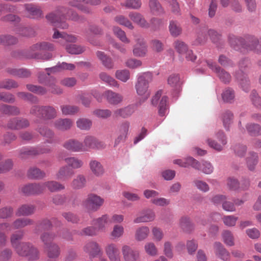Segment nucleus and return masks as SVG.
<instances>
[{"label": "nucleus", "instance_id": "obj_1", "mask_svg": "<svg viewBox=\"0 0 261 261\" xmlns=\"http://www.w3.org/2000/svg\"><path fill=\"white\" fill-rule=\"evenodd\" d=\"M46 19L55 27L53 38L57 40V42L62 45H65L67 42L75 43L77 41V37L73 35L68 34L63 32H60L57 29H67L69 25L66 20H71L75 21H81L84 18L80 16L74 10L65 7H58L56 10L46 15Z\"/></svg>", "mask_w": 261, "mask_h": 261}, {"label": "nucleus", "instance_id": "obj_2", "mask_svg": "<svg viewBox=\"0 0 261 261\" xmlns=\"http://www.w3.org/2000/svg\"><path fill=\"white\" fill-rule=\"evenodd\" d=\"M229 40L231 45L235 49H237L236 46L240 44L247 50H252L257 53H261V39H258L254 37H250L247 38L245 43H244L242 39L233 36L230 37Z\"/></svg>", "mask_w": 261, "mask_h": 261}, {"label": "nucleus", "instance_id": "obj_3", "mask_svg": "<svg viewBox=\"0 0 261 261\" xmlns=\"http://www.w3.org/2000/svg\"><path fill=\"white\" fill-rule=\"evenodd\" d=\"M30 114L38 116L43 120H49L54 119L57 116V110L53 106H34L30 112Z\"/></svg>", "mask_w": 261, "mask_h": 261}, {"label": "nucleus", "instance_id": "obj_4", "mask_svg": "<svg viewBox=\"0 0 261 261\" xmlns=\"http://www.w3.org/2000/svg\"><path fill=\"white\" fill-rule=\"evenodd\" d=\"M14 249L19 255L28 257L30 260H36L39 258V250L30 243L21 242Z\"/></svg>", "mask_w": 261, "mask_h": 261}, {"label": "nucleus", "instance_id": "obj_5", "mask_svg": "<svg viewBox=\"0 0 261 261\" xmlns=\"http://www.w3.org/2000/svg\"><path fill=\"white\" fill-rule=\"evenodd\" d=\"M151 81L152 75L149 72L144 73L138 77L136 89L138 95L144 96V100L147 99L150 95L148 85Z\"/></svg>", "mask_w": 261, "mask_h": 261}, {"label": "nucleus", "instance_id": "obj_6", "mask_svg": "<svg viewBox=\"0 0 261 261\" xmlns=\"http://www.w3.org/2000/svg\"><path fill=\"white\" fill-rule=\"evenodd\" d=\"M83 143V151H89L91 149H103L106 145L92 136H87L85 137Z\"/></svg>", "mask_w": 261, "mask_h": 261}, {"label": "nucleus", "instance_id": "obj_7", "mask_svg": "<svg viewBox=\"0 0 261 261\" xmlns=\"http://www.w3.org/2000/svg\"><path fill=\"white\" fill-rule=\"evenodd\" d=\"M104 200L95 194H90L84 201L83 204L88 210L96 211L103 204Z\"/></svg>", "mask_w": 261, "mask_h": 261}, {"label": "nucleus", "instance_id": "obj_8", "mask_svg": "<svg viewBox=\"0 0 261 261\" xmlns=\"http://www.w3.org/2000/svg\"><path fill=\"white\" fill-rule=\"evenodd\" d=\"M83 249L84 252L87 254L91 258L102 254V250L100 245L94 241L86 242L83 246Z\"/></svg>", "mask_w": 261, "mask_h": 261}, {"label": "nucleus", "instance_id": "obj_9", "mask_svg": "<svg viewBox=\"0 0 261 261\" xmlns=\"http://www.w3.org/2000/svg\"><path fill=\"white\" fill-rule=\"evenodd\" d=\"M105 251L110 261H121L120 251L117 244H107L105 247Z\"/></svg>", "mask_w": 261, "mask_h": 261}, {"label": "nucleus", "instance_id": "obj_10", "mask_svg": "<svg viewBox=\"0 0 261 261\" xmlns=\"http://www.w3.org/2000/svg\"><path fill=\"white\" fill-rule=\"evenodd\" d=\"M121 251L124 261H139L140 255L138 250L128 245H124L122 246Z\"/></svg>", "mask_w": 261, "mask_h": 261}, {"label": "nucleus", "instance_id": "obj_11", "mask_svg": "<svg viewBox=\"0 0 261 261\" xmlns=\"http://www.w3.org/2000/svg\"><path fill=\"white\" fill-rule=\"evenodd\" d=\"M135 44L133 47V54L136 57H144L147 52V45L141 36H135Z\"/></svg>", "mask_w": 261, "mask_h": 261}, {"label": "nucleus", "instance_id": "obj_12", "mask_svg": "<svg viewBox=\"0 0 261 261\" xmlns=\"http://www.w3.org/2000/svg\"><path fill=\"white\" fill-rule=\"evenodd\" d=\"M21 191L26 195L40 194L44 191V186L42 183H33L24 185Z\"/></svg>", "mask_w": 261, "mask_h": 261}, {"label": "nucleus", "instance_id": "obj_13", "mask_svg": "<svg viewBox=\"0 0 261 261\" xmlns=\"http://www.w3.org/2000/svg\"><path fill=\"white\" fill-rule=\"evenodd\" d=\"M50 150V148L44 146L32 148H23L20 150V156L21 158L23 159L27 156L36 155L48 153Z\"/></svg>", "mask_w": 261, "mask_h": 261}, {"label": "nucleus", "instance_id": "obj_14", "mask_svg": "<svg viewBox=\"0 0 261 261\" xmlns=\"http://www.w3.org/2000/svg\"><path fill=\"white\" fill-rule=\"evenodd\" d=\"M44 250L48 258L47 261H58L61 254V248L56 243L44 247Z\"/></svg>", "mask_w": 261, "mask_h": 261}, {"label": "nucleus", "instance_id": "obj_15", "mask_svg": "<svg viewBox=\"0 0 261 261\" xmlns=\"http://www.w3.org/2000/svg\"><path fill=\"white\" fill-rule=\"evenodd\" d=\"M216 137L219 142L210 139L207 140V142L210 147L216 150L221 151L227 143L226 137L222 131L218 132Z\"/></svg>", "mask_w": 261, "mask_h": 261}, {"label": "nucleus", "instance_id": "obj_16", "mask_svg": "<svg viewBox=\"0 0 261 261\" xmlns=\"http://www.w3.org/2000/svg\"><path fill=\"white\" fill-rule=\"evenodd\" d=\"M154 212L150 209L142 211L138 216L134 220L135 223L149 222L153 221L155 219Z\"/></svg>", "mask_w": 261, "mask_h": 261}, {"label": "nucleus", "instance_id": "obj_17", "mask_svg": "<svg viewBox=\"0 0 261 261\" xmlns=\"http://www.w3.org/2000/svg\"><path fill=\"white\" fill-rule=\"evenodd\" d=\"M103 96L108 102L112 105H117L123 101V96L118 93L115 92L111 90L104 92Z\"/></svg>", "mask_w": 261, "mask_h": 261}, {"label": "nucleus", "instance_id": "obj_18", "mask_svg": "<svg viewBox=\"0 0 261 261\" xmlns=\"http://www.w3.org/2000/svg\"><path fill=\"white\" fill-rule=\"evenodd\" d=\"M137 106L136 105H128L125 107L115 110L113 113V116L115 118L122 117L126 118L130 116L135 112Z\"/></svg>", "mask_w": 261, "mask_h": 261}, {"label": "nucleus", "instance_id": "obj_19", "mask_svg": "<svg viewBox=\"0 0 261 261\" xmlns=\"http://www.w3.org/2000/svg\"><path fill=\"white\" fill-rule=\"evenodd\" d=\"M206 63L210 68L218 74V76L222 82L224 83L229 82L231 76L229 73L221 69L220 67L211 61H207Z\"/></svg>", "mask_w": 261, "mask_h": 261}, {"label": "nucleus", "instance_id": "obj_20", "mask_svg": "<svg viewBox=\"0 0 261 261\" xmlns=\"http://www.w3.org/2000/svg\"><path fill=\"white\" fill-rule=\"evenodd\" d=\"M73 121L69 118H59L54 122L55 128L61 131H66L70 129L73 126Z\"/></svg>", "mask_w": 261, "mask_h": 261}, {"label": "nucleus", "instance_id": "obj_21", "mask_svg": "<svg viewBox=\"0 0 261 261\" xmlns=\"http://www.w3.org/2000/svg\"><path fill=\"white\" fill-rule=\"evenodd\" d=\"M129 127V123L124 121L118 127L119 136L115 141V145H118L121 141H123L126 137Z\"/></svg>", "mask_w": 261, "mask_h": 261}, {"label": "nucleus", "instance_id": "obj_22", "mask_svg": "<svg viewBox=\"0 0 261 261\" xmlns=\"http://www.w3.org/2000/svg\"><path fill=\"white\" fill-rule=\"evenodd\" d=\"M215 252L216 256L224 261H229L230 254L220 242L214 244Z\"/></svg>", "mask_w": 261, "mask_h": 261}, {"label": "nucleus", "instance_id": "obj_23", "mask_svg": "<svg viewBox=\"0 0 261 261\" xmlns=\"http://www.w3.org/2000/svg\"><path fill=\"white\" fill-rule=\"evenodd\" d=\"M87 3V0H70L69 2V5L77 8L84 13L90 14L91 13L92 10L86 5Z\"/></svg>", "mask_w": 261, "mask_h": 261}, {"label": "nucleus", "instance_id": "obj_24", "mask_svg": "<svg viewBox=\"0 0 261 261\" xmlns=\"http://www.w3.org/2000/svg\"><path fill=\"white\" fill-rule=\"evenodd\" d=\"M129 18L135 23L142 28H149L150 24L145 19L144 17L140 13L136 12H132L129 13Z\"/></svg>", "mask_w": 261, "mask_h": 261}, {"label": "nucleus", "instance_id": "obj_25", "mask_svg": "<svg viewBox=\"0 0 261 261\" xmlns=\"http://www.w3.org/2000/svg\"><path fill=\"white\" fill-rule=\"evenodd\" d=\"M63 146L66 149L73 152L83 151V143L75 139H69L66 141Z\"/></svg>", "mask_w": 261, "mask_h": 261}, {"label": "nucleus", "instance_id": "obj_26", "mask_svg": "<svg viewBox=\"0 0 261 261\" xmlns=\"http://www.w3.org/2000/svg\"><path fill=\"white\" fill-rule=\"evenodd\" d=\"M150 232L148 227L142 226L138 227L135 232V239L138 242H141L147 238Z\"/></svg>", "mask_w": 261, "mask_h": 261}, {"label": "nucleus", "instance_id": "obj_27", "mask_svg": "<svg viewBox=\"0 0 261 261\" xmlns=\"http://www.w3.org/2000/svg\"><path fill=\"white\" fill-rule=\"evenodd\" d=\"M110 223L111 221L107 215H102L101 217L94 219L92 221V224L96 226L99 231H104L106 226Z\"/></svg>", "mask_w": 261, "mask_h": 261}, {"label": "nucleus", "instance_id": "obj_28", "mask_svg": "<svg viewBox=\"0 0 261 261\" xmlns=\"http://www.w3.org/2000/svg\"><path fill=\"white\" fill-rule=\"evenodd\" d=\"M35 207L31 204H23L18 208L16 212V215L18 217L27 216L31 215L35 213Z\"/></svg>", "mask_w": 261, "mask_h": 261}, {"label": "nucleus", "instance_id": "obj_29", "mask_svg": "<svg viewBox=\"0 0 261 261\" xmlns=\"http://www.w3.org/2000/svg\"><path fill=\"white\" fill-rule=\"evenodd\" d=\"M55 46L53 44L47 42H41L33 45L31 47V50L36 51H53Z\"/></svg>", "mask_w": 261, "mask_h": 261}, {"label": "nucleus", "instance_id": "obj_30", "mask_svg": "<svg viewBox=\"0 0 261 261\" xmlns=\"http://www.w3.org/2000/svg\"><path fill=\"white\" fill-rule=\"evenodd\" d=\"M33 220L30 218H18L12 223L11 227V229H18L29 225H31L33 224Z\"/></svg>", "mask_w": 261, "mask_h": 261}, {"label": "nucleus", "instance_id": "obj_31", "mask_svg": "<svg viewBox=\"0 0 261 261\" xmlns=\"http://www.w3.org/2000/svg\"><path fill=\"white\" fill-rule=\"evenodd\" d=\"M74 174L72 169L67 166L62 167L56 174L58 179L66 180L69 179Z\"/></svg>", "mask_w": 261, "mask_h": 261}, {"label": "nucleus", "instance_id": "obj_32", "mask_svg": "<svg viewBox=\"0 0 261 261\" xmlns=\"http://www.w3.org/2000/svg\"><path fill=\"white\" fill-rule=\"evenodd\" d=\"M25 8L29 14L30 17L37 19L42 17V12L38 6L32 4H27L25 5Z\"/></svg>", "mask_w": 261, "mask_h": 261}, {"label": "nucleus", "instance_id": "obj_33", "mask_svg": "<svg viewBox=\"0 0 261 261\" xmlns=\"http://www.w3.org/2000/svg\"><path fill=\"white\" fill-rule=\"evenodd\" d=\"M148 6L151 13L155 15L164 13V10L158 0H149Z\"/></svg>", "mask_w": 261, "mask_h": 261}, {"label": "nucleus", "instance_id": "obj_34", "mask_svg": "<svg viewBox=\"0 0 261 261\" xmlns=\"http://www.w3.org/2000/svg\"><path fill=\"white\" fill-rule=\"evenodd\" d=\"M97 58L101 61L102 65L107 69L113 68L114 64L111 58L107 56L105 53L98 51L96 53Z\"/></svg>", "mask_w": 261, "mask_h": 261}, {"label": "nucleus", "instance_id": "obj_35", "mask_svg": "<svg viewBox=\"0 0 261 261\" xmlns=\"http://www.w3.org/2000/svg\"><path fill=\"white\" fill-rule=\"evenodd\" d=\"M11 230V227L9 223L0 224V247L4 246L7 242L6 232Z\"/></svg>", "mask_w": 261, "mask_h": 261}, {"label": "nucleus", "instance_id": "obj_36", "mask_svg": "<svg viewBox=\"0 0 261 261\" xmlns=\"http://www.w3.org/2000/svg\"><path fill=\"white\" fill-rule=\"evenodd\" d=\"M92 172L96 176H101L104 173V169L101 163L96 160H91L89 163Z\"/></svg>", "mask_w": 261, "mask_h": 261}, {"label": "nucleus", "instance_id": "obj_37", "mask_svg": "<svg viewBox=\"0 0 261 261\" xmlns=\"http://www.w3.org/2000/svg\"><path fill=\"white\" fill-rule=\"evenodd\" d=\"M246 161L248 169L251 171L253 170L258 161L257 153L254 152H249Z\"/></svg>", "mask_w": 261, "mask_h": 261}, {"label": "nucleus", "instance_id": "obj_38", "mask_svg": "<svg viewBox=\"0 0 261 261\" xmlns=\"http://www.w3.org/2000/svg\"><path fill=\"white\" fill-rule=\"evenodd\" d=\"M67 165L72 169L81 168L84 165L83 161L76 157H69L65 159Z\"/></svg>", "mask_w": 261, "mask_h": 261}, {"label": "nucleus", "instance_id": "obj_39", "mask_svg": "<svg viewBox=\"0 0 261 261\" xmlns=\"http://www.w3.org/2000/svg\"><path fill=\"white\" fill-rule=\"evenodd\" d=\"M0 111L3 114L10 115H17L20 113L18 107L5 104L0 106Z\"/></svg>", "mask_w": 261, "mask_h": 261}, {"label": "nucleus", "instance_id": "obj_40", "mask_svg": "<svg viewBox=\"0 0 261 261\" xmlns=\"http://www.w3.org/2000/svg\"><path fill=\"white\" fill-rule=\"evenodd\" d=\"M99 77L102 82L110 86L117 88H118L119 86L118 82L106 72H100L99 74Z\"/></svg>", "mask_w": 261, "mask_h": 261}, {"label": "nucleus", "instance_id": "obj_41", "mask_svg": "<svg viewBox=\"0 0 261 261\" xmlns=\"http://www.w3.org/2000/svg\"><path fill=\"white\" fill-rule=\"evenodd\" d=\"M42 184L44 186V190L47 188L50 192H56L65 188L63 185L56 181H49Z\"/></svg>", "mask_w": 261, "mask_h": 261}, {"label": "nucleus", "instance_id": "obj_42", "mask_svg": "<svg viewBox=\"0 0 261 261\" xmlns=\"http://www.w3.org/2000/svg\"><path fill=\"white\" fill-rule=\"evenodd\" d=\"M169 30L171 35L174 37L180 35L182 32V29L180 24L178 22L174 20L170 21Z\"/></svg>", "mask_w": 261, "mask_h": 261}, {"label": "nucleus", "instance_id": "obj_43", "mask_svg": "<svg viewBox=\"0 0 261 261\" xmlns=\"http://www.w3.org/2000/svg\"><path fill=\"white\" fill-rule=\"evenodd\" d=\"M29 178L31 179H39L45 177V173L36 167L30 168L27 173Z\"/></svg>", "mask_w": 261, "mask_h": 261}, {"label": "nucleus", "instance_id": "obj_44", "mask_svg": "<svg viewBox=\"0 0 261 261\" xmlns=\"http://www.w3.org/2000/svg\"><path fill=\"white\" fill-rule=\"evenodd\" d=\"M60 109L64 115H73L77 113L80 110L77 106L68 105L61 106Z\"/></svg>", "mask_w": 261, "mask_h": 261}, {"label": "nucleus", "instance_id": "obj_45", "mask_svg": "<svg viewBox=\"0 0 261 261\" xmlns=\"http://www.w3.org/2000/svg\"><path fill=\"white\" fill-rule=\"evenodd\" d=\"M102 33V29L97 25H91L86 31V36L88 40L93 44H94L92 40V35H98Z\"/></svg>", "mask_w": 261, "mask_h": 261}, {"label": "nucleus", "instance_id": "obj_46", "mask_svg": "<svg viewBox=\"0 0 261 261\" xmlns=\"http://www.w3.org/2000/svg\"><path fill=\"white\" fill-rule=\"evenodd\" d=\"M168 84L175 90H179L181 83L178 74H172L168 79Z\"/></svg>", "mask_w": 261, "mask_h": 261}, {"label": "nucleus", "instance_id": "obj_47", "mask_svg": "<svg viewBox=\"0 0 261 261\" xmlns=\"http://www.w3.org/2000/svg\"><path fill=\"white\" fill-rule=\"evenodd\" d=\"M86 184V179L83 175H78L72 182V187L74 189H79L84 187Z\"/></svg>", "mask_w": 261, "mask_h": 261}, {"label": "nucleus", "instance_id": "obj_48", "mask_svg": "<svg viewBox=\"0 0 261 261\" xmlns=\"http://www.w3.org/2000/svg\"><path fill=\"white\" fill-rule=\"evenodd\" d=\"M124 232V227L122 225L117 224L114 226L110 235L113 240L118 239L123 236Z\"/></svg>", "mask_w": 261, "mask_h": 261}, {"label": "nucleus", "instance_id": "obj_49", "mask_svg": "<svg viewBox=\"0 0 261 261\" xmlns=\"http://www.w3.org/2000/svg\"><path fill=\"white\" fill-rule=\"evenodd\" d=\"M77 127L81 130H89L92 125V121L87 118H79L76 122Z\"/></svg>", "mask_w": 261, "mask_h": 261}, {"label": "nucleus", "instance_id": "obj_50", "mask_svg": "<svg viewBox=\"0 0 261 261\" xmlns=\"http://www.w3.org/2000/svg\"><path fill=\"white\" fill-rule=\"evenodd\" d=\"M114 20L116 22L120 25L125 26L130 30L134 29V27L132 23L123 15H118L114 18Z\"/></svg>", "mask_w": 261, "mask_h": 261}, {"label": "nucleus", "instance_id": "obj_51", "mask_svg": "<svg viewBox=\"0 0 261 261\" xmlns=\"http://www.w3.org/2000/svg\"><path fill=\"white\" fill-rule=\"evenodd\" d=\"M146 253L151 256H155L158 254V250L153 242H147L144 245Z\"/></svg>", "mask_w": 261, "mask_h": 261}, {"label": "nucleus", "instance_id": "obj_52", "mask_svg": "<svg viewBox=\"0 0 261 261\" xmlns=\"http://www.w3.org/2000/svg\"><path fill=\"white\" fill-rule=\"evenodd\" d=\"M23 234V231L19 230L16 231L11 235L10 241L13 248H14L17 246H18L20 243H21L19 242V241L22 239Z\"/></svg>", "mask_w": 261, "mask_h": 261}, {"label": "nucleus", "instance_id": "obj_53", "mask_svg": "<svg viewBox=\"0 0 261 261\" xmlns=\"http://www.w3.org/2000/svg\"><path fill=\"white\" fill-rule=\"evenodd\" d=\"M114 34L123 43H129L130 40L127 38L125 33L118 27H114L113 28Z\"/></svg>", "mask_w": 261, "mask_h": 261}, {"label": "nucleus", "instance_id": "obj_54", "mask_svg": "<svg viewBox=\"0 0 261 261\" xmlns=\"http://www.w3.org/2000/svg\"><path fill=\"white\" fill-rule=\"evenodd\" d=\"M46 85L48 91L53 94L60 95L63 93V90L56 84L55 79L50 80Z\"/></svg>", "mask_w": 261, "mask_h": 261}, {"label": "nucleus", "instance_id": "obj_55", "mask_svg": "<svg viewBox=\"0 0 261 261\" xmlns=\"http://www.w3.org/2000/svg\"><path fill=\"white\" fill-rule=\"evenodd\" d=\"M66 51L70 54H80L85 50V48L76 44L66 45L65 47Z\"/></svg>", "mask_w": 261, "mask_h": 261}, {"label": "nucleus", "instance_id": "obj_56", "mask_svg": "<svg viewBox=\"0 0 261 261\" xmlns=\"http://www.w3.org/2000/svg\"><path fill=\"white\" fill-rule=\"evenodd\" d=\"M99 231L97 229L95 226H88L83 228L79 233V234L81 236H96Z\"/></svg>", "mask_w": 261, "mask_h": 261}, {"label": "nucleus", "instance_id": "obj_57", "mask_svg": "<svg viewBox=\"0 0 261 261\" xmlns=\"http://www.w3.org/2000/svg\"><path fill=\"white\" fill-rule=\"evenodd\" d=\"M17 42V39L11 35H0V44L9 45L15 44Z\"/></svg>", "mask_w": 261, "mask_h": 261}, {"label": "nucleus", "instance_id": "obj_58", "mask_svg": "<svg viewBox=\"0 0 261 261\" xmlns=\"http://www.w3.org/2000/svg\"><path fill=\"white\" fill-rule=\"evenodd\" d=\"M19 86L17 82L11 79H6L0 82V88L10 90L12 88H16Z\"/></svg>", "mask_w": 261, "mask_h": 261}, {"label": "nucleus", "instance_id": "obj_59", "mask_svg": "<svg viewBox=\"0 0 261 261\" xmlns=\"http://www.w3.org/2000/svg\"><path fill=\"white\" fill-rule=\"evenodd\" d=\"M246 129L251 136L261 135V126L254 123H249L246 125Z\"/></svg>", "mask_w": 261, "mask_h": 261}, {"label": "nucleus", "instance_id": "obj_60", "mask_svg": "<svg viewBox=\"0 0 261 261\" xmlns=\"http://www.w3.org/2000/svg\"><path fill=\"white\" fill-rule=\"evenodd\" d=\"M115 76L118 80L126 82L130 78V72L127 69L118 70L115 72Z\"/></svg>", "mask_w": 261, "mask_h": 261}, {"label": "nucleus", "instance_id": "obj_61", "mask_svg": "<svg viewBox=\"0 0 261 261\" xmlns=\"http://www.w3.org/2000/svg\"><path fill=\"white\" fill-rule=\"evenodd\" d=\"M56 235L53 233L44 232L40 236V239L43 243L44 247H46L48 245H50L53 243Z\"/></svg>", "mask_w": 261, "mask_h": 261}, {"label": "nucleus", "instance_id": "obj_62", "mask_svg": "<svg viewBox=\"0 0 261 261\" xmlns=\"http://www.w3.org/2000/svg\"><path fill=\"white\" fill-rule=\"evenodd\" d=\"M174 47L176 51L180 54L184 55L188 50V45L183 41L179 40H176L174 42Z\"/></svg>", "mask_w": 261, "mask_h": 261}, {"label": "nucleus", "instance_id": "obj_63", "mask_svg": "<svg viewBox=\"0 0 261 261\" xmlns=\"http://www.w3.org/2000/svg\"><path fill=\"white\" fill-rule=\"evenodd\" d=\"M51 227V223L48 219H44L38 222L35 228V232L39 231L45 230L50 229Z\"/></svg>", "mask_w": 261, "mask_h": 261}, {"label": "nucleus", "instance_id": "obj_64", "mask_svg": "<svg viewBox=\"0 0 261 261\" xmlns=\"http://www.w3.org/2000/svg\"><path fill=\"white\" fill-rule=\"evenodd\" d=\"M13 163L10 159H8L0 163V174L7 173L12 169Z\"/></svg>", "mask_w": 261, "mask_h": 261}]
</instances>
